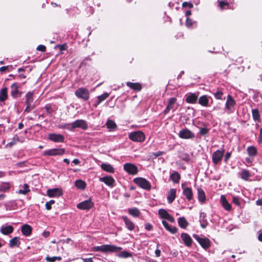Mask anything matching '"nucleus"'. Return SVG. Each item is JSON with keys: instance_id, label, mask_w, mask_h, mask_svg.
Listing matches in <instances>:
<instances>
[{"instance_id": "f257e3e1", "label": "nucleus", "mask_w": 262, "mask_h": 262, "mask_svg": "<svg viewBox=\"0 0 262 262\" xmlns=\"http://www.w3.org/2000/svg\"><path fill=\"white\" fill-rule=\"evenodd\" d=\"M122 249V247L114 245H103L92 247L93 251H101L103 253H117Z\"/></svg>"}, {"instance_id": "f03ea898", "label": "nucleus", "mask_w": 262, "mask_h": 262, "mask_svg": "<svg viewBox=\"0 0 262 262\" xmlns=\"http://www.w3.org/2000/svg\"><path fill=\"white\" fill-rule=\"evenodd\" d=\"M88 127V125L85 121L83 120H77L72 124H69L66 125L64 127L68 128L70 130H73L75 128H81L82 129H86Z\"/></svg>"}, {"instance_id": "7ed1b4c3", "label": "nucleus", "mask_w": 262, "mask_h": 262, "mask_svg": "<svg viewBox=\"0 0 262 262\" xmlns=\"http://www.w3.org/2000/svg\"><path fill=\"white\" fill-rule=\"evenodd\" d=\"M129 138L134 142H143L145 139L144 134L140 131L130 133L128 135Z\"/></svg>"}, {"instance_id": "20e7f679", "label": "nucleus", "mask_w": 262, "mask_h": 262, "mask_svg": "<svg viewBox=\"0 0 262 262\" xmlns=\"http://www.w3.org/2000/svg\"><path fill=\"white\" fill-rule=\"evenodd\" d=\"M134 182L143 189L150 190L151 188L150 184L144 178H137L134 179Z\"/></svg>"}, {"instance_id": "39448f33", "label": "nucleus", "mask_w": 262, "mask_h": 262, "mask_svg": "<svg viewBox=\"0 0 262 262\" xmlns=\"http://www.w3.org/2000/svg\"><path fill=\"white\" fill-rule=\"evenodd\" d=\"M65 152L64 148H52L43 152V156H55L62 155Z\"/></svg>"}, {"instance_id": "423d86ee", "label": "nucleus", "mask_w": 262, "mask_h": 262, "mask_svg": "<svg viewBox=\"0 0 262 262\" xmlns=\"http://www.w3.org/2000/svg\"><path fill=\"white\" fill-rule=\"evenodd\" d=\"M123 168L126 172L132 175L136 174L138 171V167L132 163H125L123 166Z\"/></svg>"}, {"instance_id": "0eeeda50", "label": "nucleus", "mask_w": 262, "mask_h": 262, "mask_svg": "<svg viewBox=\"0 0 262 262\" xmlns=\"http://www.w3.org/2000/svg\"><path fill=\"white\" fill-rule=\"evenodd\" d=\"M193 236L203 248L207 249L210 246V242L209 239L201 238L196 234H193Z\"/></svg>"}, {"instance_id": "6e6552de", "label": "nucleus", "mask_w": 262, "mask_h": 262, "mask_svg": "<svg viewBox=\"0 0 262 262\" xmlns=\"http://www.w3.org/2000/svg\"><path fill=\"white\" fill-rule=\"evenodd\" d=\"M75 95L78 98H82L85 100H86L89 98V91L84 88H80L75 92Z\"/></svg>"}, {"instance_id": "1a4fd4ad", "label": "nucleus", "mask_w": 262, "mask_h": 262, "mask_svg": "<svg viewBox=\"0 0 262 262\" xmlns=\"http://www.w3.org/2000/svg\"><path fill=\"white\" fill-rule=\"evenodd\" d=\"M224 154V149L217 150L212 154V161L214 164H217L222 160Z\"/></svg>"}, {"instance_id": "9d476101", "label": "nucleus", "mask_w": 262, "mask_h": 262, "mask_svg": "<svg viewBox=\"0 0 262 262\" xmlns=\"http://www.w3.org/2000/svg\"><path fill=\"white\" fill-rule=\"evenodd\" d=\"M94 205L91 199L83 201L77 205V207L79 209L89 210Z\"/></svg>"}, {"instance_id": "9b49d317", "label": "nucleus", "mask_w": 262, "mask_h": 262, "mask_svg": "<svg viewBox=\"0 0 262 262\" xmlns=\"http://www.w3.org/2000/svg\"><path fill=\"white\" fill-rule=\"evenodd\" d=\"M179 136L181 138L189 139L194 137V135L190 130L186 128L181 130L179 134Z\"/></svg>"}, {"instance_id": "f8f14e48", "label": "nucleus", "mask_w": 262, "mask_h": 262, "mask_svg": "<svg viewBox=\"0 0 262 262\" xmlns=\"http://www.w3.org/2000/svg\"><path fill=\"white\" fill-rule=\"evenodd\" d=\"M158 214L161 218L167 220L171 223H173L174 222V218L165 209H159L158 211Z\"/></svg>"}, {"instance_id": "ddd939ff", "label": "nucleus", "mask_w": 262, "mask_h": 262, "mask_svg": "<svg viewBox=\"0 0 262 262\" xmlns=\"http://www.w3.org/2000/svg\"><path fill=\"white\" fill-rule=\"evenodd\" d=\"M183 189V194L185 195L188 201H191L193 199V192L192 189L189 187H185L184 184L181 185Z\"/></svg>"}, {"instance_id": "4468645a", "label": "nucleus", "mask_w": 262, "mask_h": 262, "mask_svg": "<svg viewBox=\"0 0 262 262\" xmlns=\"http://www.w3.org/2000/svg\"><path fill=\"white\" fill-rule=\"evenodd\" d=\"M47 194L50 198L59 197L62 194L61 189L59 188L49 189L47 191Z\"/></svg>"}, {"instance_id": "2eb2a0df", "label": "nucleus", "mask_w": 262, "mask_h": 262, "mask_svg": "<svg viewBox=\"0 0 262 262\" xmlns=\"http://www.w3.org/2000/svg\"><path fill=\"white\" fill-rule=\"evenodd\" d=\"M99 181L111 187H113L115 183L114 179L111 176L101 177L99 178Z\"/></svg>"}, {"instance_id": "dca6fc26", "label": "nucleus", "mask_w": 262, "mask_h": 262, "mask_svg": "<svg viewBox=\"0 0 262 262\" xmlns=\"http://www.w3.org/2000/svg\"><path fill=\"white\" fill-rule=\"evenodd\" d=\"M48 138L54 142H63L64 140V137L60 134H50Z\"/></svg>"}, {"instance_id": "f3484780", "label": "nucleus", "mask_w": 262, "mask_h": 262, "mask_svg": "<svg viewBox=\"0 0 262 262\" xmlns=\"http://www.w3.org/2000/svg\"><path fill=\"white\" fill-rule=\"evenodd\" d=\"M181 237L186 246L189 247L191 246L192 240L189 235L186 233H183L181 235Z\"/></svg>"}, {"instance_id": "a211bd4d", "label": "nucleus", "mask_w": 262, "mask_h": 262, "mask_svg": "<svg viewBox=\"0 0 262 262\" xmlns=\"http://www.w3.org/2000/svg\"><path fill=\"white\" fill-rule=\"evenodd\" d=\"M13 231V227L11 225H3L0 229L1 232L4 235H8Z\"/></svg>"}, {"instance_id": "6ab92c4d", "label": "nucleus", "mask_w": 262, "mask_h": 262, "mask_svg": "<svg viewBox=\"0 0 262 262\" xmlns=\"http://www.w3.org/2000/svg\"><path fill=\"white\" fill-rule=\"evenodd\" d=\"M122 219L124 221L126 227L130 231L135 229V226L134 224L126 216H122Z\"/></svg>"}, {"instance_id": "aec40b11", "label": "nucleus", "mask_w": 262, "mask_h": 262, "mask_svg": "<svg viewBox=\"0 0 262 262\" xmlns=\"http://www.w3.org/2000/svg\"><path fill=\"white\" fill-rule=\"evenodd\" d=\"M33 92H28L26 96V103L27 105V107H26L25 110V112L27 113H29V111H28L29 108H30V107L31 105V103L33 102Z\"/></svg>"}, {"instance_id": "412c9836", "label": "nucleus", "mask_w": 262, "mask_h": 262, "mask_svg": "<svg viewBox=\"0 0 262 262\" xmlns=\"http://www.w3.org/2000/svg\"><path fill=\"white\" fill-rule=\"evenodd\" d=\"M11 94L13 97H18L20 95V93L18 90V86L16 83H13L11 85Z\"/></svg>"}, {"instance_id": "4be33fe9", "label": "nucleus", "mask_w": 262, "mask_h": 262, "mask_svg": "<svg viewBox=\"0 0 262 262\" xmlns=\"http://www.w3.org/2000/svg\"><path fill=\"white\" fill-rule=\"evenodd\" d=\"M176 101L177 99L175 98H171L169 99L168 105L164 112L165 114L169 113L170 110L174 108Z\"/></svg>"}, {"instance_id": "5701e85b", "label": "nucleus", "mask_w": 262, "mask_h": 262, "mask_svg": "<svg viewBox=\"0 0 262 262\" xmlns=\"http://www.w3.org/2000/svg\"><path fill=\"white\" fill-rule=\"evenodd\" d=\"M176 196V190L175 189H170L168 193L167 201L170 204L171 203Z\"/></svg>"}, {"instance_id": "b1692460", "label": "nucleus", "mask_w": 262, "mask_h": 262, "mask_svg": "<svg viewBox=\"0 0 262 262\" xmlns=\"http://www.w3.org/2000/svg\"><path fill=\"white\" fill-rule=\"evenodd\" d=\"M162 224L165 229L172 234H174L177 232L178 229L176 227H171L168 225L167 222L164 220L162 221Z\"/></svg>"}, {"instance_id": "393cba45", "label": "nucleus", "mask_w": 262, "mask_h": 262, "mask_svg": "<svg viewBox=\"0 0 262 262\" xmlns=\"http://www.w3.org/2000/svg\"><path fill=\"white\" fill-rule=\"evenodd\" d=\"M197 99V95H196L195 94L190 93L186 96V101L187 103H193L196 101Z\"/></svg>"}, {"instance_id": "a878e982", "label": "nucleus", "mask_w": 262, "mask_h": 262, "mask_svg": "<svg viewBox=\"0 0 262 262\" xmlns=\"http://www.w3.org/2000/svg\"><path fill=\"white\" fill-rule=\"evenodd\" d=\"M221 201L223 207L225 209L227 210H230L231 209V206L230 204L227 202L226 198L224 195H222L221 197Z\"/></svg>"}, {"instance_id": "bb28decb", "label": "nucleus", "mask_w": 262, "mask_h": 262, "mask_svg": "<svg viewBox=\"0 0 262 262\" xmlns=\"http://www.w3.org/2000/svg\"><path fill=\"white\" fill-rule=\"evenodd\" d=\"M101 167L103 170H104L107 172H109V173H114V168L110 164L102 163L101 165Z\"/></svg>"}, {"instance_id": "cd10ccee", "label": "nucleus", "mask_w": 262, "mask_h": 262, "mask_svg": "<svg viewBox=\"0 0 262 262\" xmlns=\"http://www.w3.org/2000/svg\"><path fill=\"white\" fill-rule=\"evenodd\" d=\"M11 184L9 182H4L0 184V192L8 191L10 188Z\"/></svg>"}, {"instance_id": "c85d7f7f", "label": "nucleus", "mask_w": 262, "mask_h": 262, "mask_svg": "<svg viewBox=\"0 0 262 262\" xmlns=\"http://www.w3.org/2000/svg\"><path fill=\"white\" fill-rule=\"evenodd\" d=\"M32 231V228L31 226L28 225H24L21 227V232L22 233L26 235H29Z\"/></svg>"}, {"instance_id": "c756f323", "label": "nucleus", "mask_w": 262, "mask_h": 262, "mask_svg": "<svg viewBox=\"0 0 262 262\" xmlns=\"http://www.w3.org/2000/svg\"><path fill=\"white\" fill-rule=\"evenodd\" d=\"M126 85L134 90L139 91L141 89L142 86L139 83H133L130 82H127Z\"/></svg>"}, {"instance_id": "7c9ffc66", "label": "nucleus", "mask_w": 262, "mask_h": 262, "mask_svg": "<svg viewBox=\"0 0 262 262\" xmlns=\"http://www.w3.org/2000/svg\"><path fill=\"white\" fill-rule=\"evenodd\" d=\"M198 200L201 203H204L206 200V195L204 191L201 188L198 189Z\"/></svg>"}, {"instance_id": "2f4dec72", "label": "nucleus", "mask_w": 262, "mask_h": 262, "mask_svg": "<svg viewBox=\"0 0 262 262\" xmlns=\"http://www.w3.org/2000/svg\"><path fill=\"white\" fill-rule=\"evenodd\" d=\"M128 213L134 217H138L140 214V210L137 208H132L128 209Z\"/></svg>"}, {"instance_id": "473e14b6", "label": "nucleus", "mask_w": 262, "mask_h": 262, "mask_svg": "<svg viewBox=\"0 0 262 262\" xmlns=\"http://www.w3.org/2000/svg\"><path fill=\"white\" fill-rule=\"evenodd\" d=\"M30 191V189L29 188V186L27 184H25L23 186V188L20 189L18 191V193L19 194H21L23 195H26L28 192Z\"/></svg>"}, {"instance_id": "72a5a7b5", "label": "nucleus", "mask_w": 262, "mask_h": 262, "mask_svg": "<svg viewBox=\"0 0 262 262\" xmlns=\"http://www.w3.org/2000/svg\"><path fill=\"white\" fill-rule=\"evenodd\" d=\"M75 185L78 189L83 190L85 188L86 184L83 181L78 180L75 181Z\"/></svg>"}, {"instance_id": "f704fd0d", "label": "nucleus", "mask_w": 262, "mask_h": 262, "mask_svg": "<svg viewBox=\"0 0 262 262\" xmlns=\"http://www.w3.org/2000/svg\"><path fill=\"white\" fill-rule=\"evenodd\" d=\"M20 243L18 237H15L10 241L9 246L11 248H12L14 246L18 247L19 245H20Z\"/></svg>"}, {"instance_id": "c9c22d12", "label": "nucleus", "mask_w": 262, "mask_h": 262, "mask_svg": "<svg viewBox=\"0 0 262 262\" xmlns=\"http://www.w3.org/2000/svg\"><path fill=\"white\" fill-rule=\"evenodd\" d=\"M178 224L181 228L184 229L186 228L188 225L187 221L184 217H181L178 219Z\"/></svg>"}, {"instance_id": "e433bc0d", "label": "nucleus", "mask_w": 262, "mask_h": 262, "mask_svg": "<svg viewBox=\"0 0 262 262\" xmlns=\"http://www.w3.org/2000/svg\"><path fill=\"white\" fill-rule=\"evenodd\" d=\"M7 89L4 88L0 91V101H4L7 98Z\"/></svg>"}, {"instance_id": "4c0bfd02", "label": "nucleus", "mask_w": 262, "mask_h": 262, "mask_svg": "<svg viewBox=\"0 0 262 262\" xmlns=\"http://www.w3.org/2000/svg\"><path fill=\"white\" fill-rule=\"evenodd\" d=\"M248 155L250 156L254 157L257 154V149L254 146H249L247 149Z\"/></svg>"}, {"instance_id": "58836bf2", "label": "nucleus", "mask_w": 262, "mask_h": 262, "mask_svg": "<svg viewBox=\"0 0 262 262\" xmlns=\"http://www.w3.org/2000/svg\"><path fill=\"white\" fill-rule=\"evenodd\" d=\"M170 179L174 183H178L180 179V175L177 172H174L170 175Z\"/></svg>"}, {"instance_id": "ea45409f", "label": "nucleus", "mask_w": 262, "mask_h": 262, "mask_svg": "<svg viewBox=\"0 0 262 262\" xmlns=\"http://www.w3.org/2000/svg\"><path fill=\"white\" fill-rule=\"evenodd\" d=\"M132 256V254L129 252H128L126 251H121L117 254V256H118L119 257L124 258L130 257Z\"/></svg>"}, {"instance_id": "a19ab883", "label": "nucleus", "mask_w": 262, "mask_h": 262, "mask_svg": "<svg viewBox=\"0 0 262 262\" xmlns=\"http://www.w3.org/2000/svg\"><path fill=\"white\" fill-rule=\"evenodd\" d=\"M199 103L202 105L206 106L208 103V99L206 96H201L199 99Z\"/></svg>"}, {"instance_id": "79ce46f5", "label": "nucleus", "mask_w": 262, "mask_h": 262, "mask_svg": "<svg viewBox=\"0 0 262 262\" xmlns=\"http://www.w3.org/2000/svg\"><path fill=\"white\" fill-rule=\"evenodd\" d=\"M234 104V101L230 96L227 97L226 102V107L228 109H230L231 107L233 106Z\"/></svg>"}, {"instance_id": "37998d69", "label": "nucleus", "mask_w": 262, "mask_h": 262, "mask_svg": "<svg viewBox=\"0 0 262 262\" xmlns=\"http://www.w3.org/2000/svg\"><path fill=\"white\" fill-rule=\"evenodd\" d=\"M249 177V172L247 170H243L241 173V177L243 180H248Z\"/></svg>"}, {"instance_id": "c03bdc74", "label": "nucleus", "mask_w": 262, "mask_h": 262, "mask_svg": "<svg viewBox=\"0 0 262 262\" xmlns=\"http://www.w3.org/2000/svg\"><path fill=\"white\" fill-rule=\"evenodd\" d=\"M23 142V140H19V137L17 135H15L14 137L13 138L12 141L10 142H9L8 145H9L10 146H11L14 144H16L17 142Z\"/></svg>"}, {"instance_id": "a18cd8bd", "label": "nucleus", "mask_w": 262, "mask_h": 262, "mask_svg": "<svg viewBox=\"0 0 262 262\" xmlns=\"http://www.w3.org/2000/svg\"><path fill=\"white\" fill-rule=\"evenodd\" d=\"M108 96H109V94L108 93H104L102 95H101L100 96H99L98 97V102H97V104L100 103L102 101H103L105 99H106L108 97Z\"/></svg>"}, {"instance_id": "49530a36", "label": "nucleus", "mask_w": 262, "mask_h": 262, "mask_svg": "<svg viewBox=\"0 0 262 262\" xmlns=\"http://www.w3.org/2000/svg\"><path fill=\"white\" fill-rule=\"evenodd\" d=\"M106 125L107 128L112 129H114L116 126L115 123L112 120H108L106 122Z\"/></svg>"}, {"instance_id": "de8ad7c7", "label": "nucleus", "mask_w": 262, "mask_h": 262, "mask_svg": "<svg viewBox=\"0 0 262 262\" xmlns=\"http://www.w3.org/2000/svg\"><path fill=\"white\" fill-rule=\"evenodd\" d=\"M46 259L48 261L54 262L56 260H61V258L60 256H53V257L47 256V257H46Z\"/></svg>"}, {"instance_id": "09e8293b", "label": "nucleus", "mask_w": 262, "mask_h": 262, "mask_svg": "<svg viewBox=\"0 0 262 262\" xmlns=\"http://www.w3.org/2000/svg\"><path fill=\"white\" fill-rule=\"evenodd\" d=\"M200 223H201V226L203 228H205L208 225V222H207V221L205 220H204V219L200 220Z\"/></svg>"}, {"instance_id": "8fccbe9b", "label": "nucleus", "mask_w": 262, "mask_h": 262, "mask_svg": "<svg viewBox=\"0 0 262 262\" xmlns=\"http://www.w3.org/2000/svg\"><path fill=\"white\" fill-rule=\"evenodd\" d=\"M163 154V151H158L156 152H152L150 156L154 157V158H156L159 156H162Z\"/></svg>"}, {"instance_id": "3c124183", "label": "nucleus", "mask_w": 262, "mask_h": 262, "mask_svg": "<svg viewBox=\"0 0 262 262\" xmlns=\"http://www.w3.org/2000/svg\"><path fill=\"white\" fill-rule=\"evenodd\" d=\"M193 4L192 3H191L184 2L182 4V7H188L190 8H192L193 7Z\"/></svg>"}, {"instance_id": "603ef678", "label": "nucleus", "mask_w": 262, "mask_h": 262, "mask_svg": "<svg viewBox=\"0 0 262 262\" xmlns=\"http://www.w3.org/2000/svg\"><path fill=\"white\" fill-rule=\"evenodd\" d=\"M208 130L206 128H201L200 130V133L202 135H205L207 134Z\"/></svg>"}, {"instance_id": "864d4df0", "label": "nucleus", "mask_w": 262, "mask_h": 262, "mask_svg": "<svg viewBox=\"0 0 262 262\" xmlns=\"http://www.w3.org/2000/svg\"><path fill=\"white\" fill-rule=\"evenodd\" d=\"M46 48L43 45H39L37 47V50L41 52H45L46 51Z\"/></svg>"}, {"instance_id": "5fc2aeb1", "label": "nucleus", "mask_w": 262, "mask_h": 262, "mask_svg": "<svg viewBox=\"0 0 262 262\" xmlns=\"http://www.w3.org/2000/svg\"><path fill=\"white\" fill-rule=\"evenodd\" d=\"M145 228L148 231H150L152 229V226L149 223H146L145 225Z\"/></svg>"}, {"instance_id": "6e6d98bb", "label": "nucleus", "mask_w": 262, "mask_h": 262, "mask_svg": "<svg viewBox=\"0 0 262 262\" xmlns=\"http://www.w3.org/2000/svg\"><path fill=\"white\" fill-rule=\"evenodd\" d=\"M192 25V21L191 19L190 18H187L186 19V25L187 26V27H190Z\"/></svg>"}, {"instance_id": "4d7b16f0", "label": "nucleus", "mask_w": 262, "mask_h": 262, "mask_svg": "<svg viewBox=\"0 0 262 262\" xmlns=\"http://www.w3.org/2000/svg\"><path fill=\"white\" fill-rule=\"evenodd\" d=\"M228 5V3L225 2L224 1H221L220 2V6L221 8V9H224V7L225 6H227Z\"/></svg>"}, {"instance_id": "13d9d810", "label": "nucleus", "mask_w": 262, "mask_h": 262, "mask_svg": "<svg viewBox=\"0 0 262 262\" xmlns=\"http://www.w3.org/2000/svg\"><path fill=\"white\" fill-rule=\"evenodd\" d=\"M223 95V93L221 91H219L215 94V97L217 99H221V96Z\"/></svg>"}, {"instance_id": "bf43d9fd", "label": "nucleus", "mask_w": 262, "mask_h": 262, "mask_svg": "<svg viewBox=\"0 0 262 262\" xmlns=\"http://www.w3.org/2000/svg\"><path fill=\"white\" fill-rule=\"evenodd\" d=\"M46 110H47V113L48 114H52V113H53V109L50 106H47L46 107Z\"/></svg>"}, {"instance_id": "052dcab7", "label": "nucleus", "mask_w": 262, "mask_h": 262, "mask_svg": "<svg viewBox=\"0 0 262 262\" xmlns=\"http://www.w3.org/2000/svg\"><path fill=\"white\" fill-rule=\"evenodd\" d=\"M83 262H93L92 258H82Z\"/></svg>"}, {"instance_id": "680f3d73", "label": "nucleus", "mask_w": 262, "mask_h": 262, "mask_svg": "<svg viewBox=\"0 0 262 262\" xmlns=\"http://www.w3.org/2000/svg\"><path fill=\"white\" fill-rule=\"evenodd\" d=\"M231 156V153L229 152H227L226 155H225V159H224V160L225 162H227L228 159L230 158Z\"/></svg>"}, {"instance_id": "e2e57ef3", "label": "nucleus", "mask_w": 262, "mask_h": 262, "mask_svg": "<svg viewBox=\"0 0 262 262\" xmlns=\"http://www.w3.org/2000/svg\"><path fill=\"white\" fill-rule=\"evenodd\" d=\"M233 202L234 203H235V204L238 205H239L240 204L239 200L238 198H236V197H234L233 198Z\"/></svg>"}, {"instance_id": "0e129e2a", "label": "nucleus", "mask_w": 262, "mask_h": 262, "mask_svg": "<svg viewBox=\"0 0 262 262\" xmlns=\"http://www.w3.org/2000/svg\"><path fill=\"white\" fill-rule=\"evenodd\" d=\"M50 232L49 231H45L43 233H42V236H43L45 237H47L48 236H49L50 235Z\"/></svg>"}, {"instance_id": "69168bd1", "label": "nucleus", "mask_w": 262, "mask_h": 262, "mask_svg": "<svg viewBox=\"0 0 262 262\" xmlns=\"http://www.w3.org/2000/svg\"><path fill=\"white\" fill-rule=\"evenodd\" d=\"M252 115H258L259 111L257 108L252 110Z\"/></svg>"}, {"instance_id": "338daca9", "label": "nucleus", "mask_w": 262, "mask_h": 262, "mask_svg": "<svg viewBox=\"0 0 262 262\" xmlns=\"http://www.w3.org/2000/svg\"><path fill=\"white\" fill-rule=\"evenodd\" d=\"M46 208L48 210H49L51 209V204H50L48 202H46Z\"/></svg>"}, {"instance_id": "774afa93", "label": "nucleus", "mask_w": 262, "mask_h": 262, "mask_svg": "<svg viewBox=\"0 0 262 262\" xmlns=\"http://www.w3.org/2000/svg\"><path fill=\"white\" fill-rule=\"evenodd\" d=\"M258 239L259 241L262 242V232L258 233Z\"/></svg>"}]
</instances>
